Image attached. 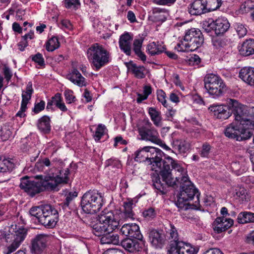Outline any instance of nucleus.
<instances>
[{
    "label": "nucleus",
    "mask_w": 254,
    "mask_h": 254,
    "mask_svg": "<svg viewBox=\"0 0 254 254\" xmlns=\"http://www.w3.org/2000/svg\"><path fill=\"white\" fill-rule=\"evenodd\" d=\"M161 178L158 175L152 177L153 186L162 194L167 191L169 187H178L180 184V192L176 202L177 207L181 209H188L187 201L192 200L196 196L194 205L199 203L200 193L190 181L186 170L182 167L177 160L172 157H168L164 162L163 170L161 172Z\"/></svg>",
    "instance_id": "nucleus-1"
},
{
    "label": "nucleus",
    "mask_w": 254,
    "mask_h": 254,
    "mask_svg": "<svg viewBox=\"0 0 254 254\" xmlns=\"http://www.w3.org/2000/svg\"><path fill=\"white\" fill-rule=\"evenodd\" d=\"M51 165L50 160L46 157L39 159L35 164V168L39 171L44 172L47 181L45 184L47 189L53 190L59 185L68 183L69 171L68 168L64 170H59L55 167L46 169L47 167H50Z\"/></svg>",
    "instance_id": "nucleus-2"
},
{
    "label": "nucleus",
    "mask_w": 254,
    "mask_h": 254,
    "mask_svg": "<svg viewBox=\"0 0 254 254\" xmlns=\"http://www.w3.org/2000/svg\"><path fill=\"white\" fill-rule=\"evenodd\" d=\"M30 216L35 217L39 223L48 228L54 227L59 220L58 210L49 204L33 206L29 211Z\"/></svg>",
    "instance_id": "nucleus-3"
},
{
    "label": "nucleus",
    "mask_w": 254,
    "mask_h": 254,
    "mask_svg": "<svg viewBox=\"0 0 254 254\" xmlns=\"http://www.w3.org/2000/svg\"><path fill=\"white\" fill-rule=\"evenodd\" d=\"M120 219L113 211L104 209L98 215V222L92 225V233L97 236L105 232H112L118 228Z\"/></svg>",
    "instance_id": "nucleus-4"
},
{
    "label": "nucleus",
    "mask_w": 254,
    "mask_h": 254,
    "mask_svg": "<svg viewBox=\"0 0 254 254\" xmlns=\"http://www.w3.org/2000/svg\"><path fill=\"white\" fill-rule=\"evenodd\" d=\"M89 63L96 70L108 64L111 61L110 53L102 45L94 43L87 50Z\"/></svg>",
    "instance_id": "nucleus-5"
},
{
    "label": "nucleus",
    "mask_w": 254,
    "mask_h": 254,
    "mask_svg": "<svg viewBox=\"0 0 254 254\" xmlns=\"http://www.w3.org/2000/svg\"><path fill=\"white\" fill-rule=\"evenodd\" d=\"M204 41L203 36L198 29L191 28L187 30L183 40L175 47L179 52L194 51L201 46Z\"/></svg>",
    "instance_id": "nucleus-6"
},
{
    "label": "nucleus",
    "mask_w": 254,
    "mask_h": 254,
    "mask_svg": "<svg viewBox=\"0 0 254 254\" xmlns=\"http://www.w3.org/2000/svg\"><path fill=\"white\" fill-rule=\"evenodd\" d=\"M226 104L232 111L236 121L242 124L245 127L254 128V120L250 118V110L247 106L235 99L230 98L227 99Z\"/></svg>",
    "instance_id": "nucleus-7"
},
{
    "label": "nucleus",
    "mask_w": 254,
    "mask_h": 254,
    "mask_svg": "<svg viewBox=\"0 0 254 254\" xmlns=\"http://www.w3.org/2000/svg\"><path fill=\"white\" fill-rule=\"evenodd\" d=\"M102 205L103 196L97 190H90L82 197L81 206L86 213H95L100 210Z\"/></svg>",
    "instance_id": "nucleus-8"
},
{
    "label": "nucleus",
    "mask_w": 254,
    "mask_h": 254,
    "mask_svg": "<svg viewBox=\"0 0 254 254\" xmlns=\"http://www.w3.org/2000/svg\"><path fill=\"white\" fill-rule=\"evenodd\" d=\"M34 178L39 181H32L27 176L22 178L19 185L20 189L24 190L31 197L34 196L44 190H51L47 188L45 184L47 183V181L44 175H36Z\"/></svg>",
    "instance_id": "nucleus-9"
},
{
    "label": "nucleus",
    "mask_w": 254,
    "mask_h": 254,
    "mask_svg": "<svg viewBox=\"0 0 254 254\" xmlns=\"http://www.w3.org/2000/svg\"><path fill=\"white\" fill-rule=\"evenodd\" d=\"M27 230L22 226L12 225L8 233L5 235V240L10 245L7 247L8 254L15 251L25 240Z\"/></svg>",
    "instance_id": "nucleus-10"
},
{
    "label": "nucleus",
    "mask_w": 254,
    "mask_h": 254,
    "mask_svg": "<svg viewBox=\"0 0 254 254\" xmlns=\"http://www.w3.org/2000/svg\"><path fill=\"white\" fill-rule=\"evenodd\" d=\"M204 81L206 90L213 98L222 96L226 91L225 83L217 75L212 73L206 74Z\"/></svg>",
    "instance_id": "nucleus-11"
},
{
    "label": "nucleus",
    "mask_w": 254,
    "mask_h": 254,
    "mask_svg": "<svg viewBox=\"0 0 254 254\" xmlns=\"http://www.w3.org/2000/svg\"><path fill=\"white\" fill-rule=\"evenodd\" d=\"M252 129L245 127L240 123L236 125L232 123L226 128L225 134L229 138L240 141L251 138L253 134L250 130Z\"/></svg>",
    "instance_id": "nucleus-12"
},
{
    "label": "nucleus",
    "mask_w": 254,
    "mask_h": 254,
    "mask_svg": "<svg viewBox=\"0 0 254 254\" xmlns=\"http://www.w3.org/2000/svg\"><path fill=\"white\" fill-rule=\"evenodd\" d=\"M138 131L142 140L157 144L162 143L157 130L152 127V123L149 120L144 121V125L138 127Z\"/></svg>",
    "instance_id": "nucleus-13"
},
{
    "label": "nucleus",
    "mask_w": 254,
    "mask_h": 254,
    "mask_svg": "<svg viewBox=\"0 0 254 254\" xmlns=\"http://www.w3.org/2000/svg\"><path fill=\"white\" fill-rule=\"evenodd\" d=\"M50 236L47 234H40L31 240L30 247L32 254H45L48 249Z\"/></svg>",
    "instance_id": "nucleus-14"
},
{
    "label": "nucleus",
    "mask_w": 254,
    "mask_h": 254,
    "mask_svg": "<svg viewBox=\"0 0 254 254\" xmlns=\"http://www.w3.org/2000/svg\"><path fill=\"white\" fill-rule=\"evenodd\" d=\"M148 154V159L147 162L149 164L152 165L153 168L152 170L157 171V169H160V176H161V172L163 169L164 162L166 159L170 156L165 157L162 160L163 152L159 148L150 147Z\"/></svg>",
    "instance_id": "nucleus-15"
},
{
    "label": "nucleus",
    "mask_w": 254,
    "mask_h": 254,
    "mask_svg": "<svg viewBox=\"0 0 254 254\" xmlns=\"http://www.w3.org/2000/svg\"><path fill=\"white\" fill-rule=\"evenodd\" d=\"M197 252L198 251L189 243L174 241L168 245L167 254H197Z\"/></svg>",
    "instance_id": "nucleus-16"
},
{
    "label": "nucleus",
    "mask_w": 254,
    "mask_h": 254,
    "mask_svg": "<svg viewBox=\"0 0 254 254\" xmlns=\"http://www.w3.org/2000/svg\"><path fill=\"white\" fill-rule=\"evenodd\" d=\"M204 26L209 27L210 29H213L216 35H221L225 33L230 27V24L228 20L223 17L218 18L215 21H212L209 23H204Z\"/></svg>",
    "instance_id": "nucleus-17"
},
{
    "label": "nucleus",
    "mask_w": 254,
    "mask_h": 254,
    "mask_svg": "<svg viewBox=\"0 0 254 254\" xmlns=\"http://www.w3.org/2000/svg\"><path fill=\"white\" fill-rule=\"evenodd\" d=\"M132 40V35L127 32H125L120 36L119 40V47L121 50L127 56L131 55Z\"/></svg>",
    "instance_id": "nucleus-18"
},
{
    "label": "nucleus",
    "mask_w": 254,
    "mask_h": 254,
    "mask_svg": "<svg viewBox=\"0 0 254 254\" xmlns=\"http://www.w3.org/2000/svg\"><path fill=\"white\" fill-rule=\"evenodd\" d=\"M121 232L123 235L137 240H141V235L139 227L135 223H128L124 224L121 229Z\"/></svg>",
    "instance_id": "nucleus-19"
},
{
    "label": "nucleus",
    "mask_w": 254,
    "mask_h": 254,
    "mask_svg": "<svg viewBox=\"0 0 254 254\" xmlns=\"http://www.w3.org/2000/svg\"><path fill=\"white\" fill-rule=\"evenodd\" d=\"M233 224L234 221L231 218L219 217L213 222V229L217 233H220L230 228Z\"/></svg>",
    "instance_id": "nucleus-20"
},
{
    "label": "nucleus",
    "mask_w": 254,
    "mask_h": 254,
    "mask_svg": "<svg viewBox=\"0 0 254 254\" xmlns=\"http://www.w3.org/2000/svg\"><path fill=\"white\" fill-rule=\"evenodd\" d=\"M239 77L250 86H254V67L245 66L239 72Z\"/></svg>",
    "instance_id": "nucleus-21"
},
{
    "label": "nucleus",
    "mask_w": 254,
    "mask_h": 254,
    "mask_svg": "<svg viewBox=\"0 0 254 254\" xmlns=\"http://www.w3.org/2000/svg\"><path fill=\"white\" fill-rule=\"evenodd\" d=\"M228 106L213 105L211 106L209 109L214 113V115L216 118L226 120L231 116L230 111L228 110Z\"/></svg>",
    "instance_id": "nucleus-22"
},
{
    "label": "nucleus",
    "mask_w": 254,
    "mask_h": 254,
    "mask_svg": "<svg viewBox=\"0 0 254 254\" xmlns=\"http://www.w3.org/2000/svg\"><path fill=\"white\" fill-rule=\"evenodd\" d=\"M137 239L126 238L121 242V246L130 253L138 252L141 249V244Z\"/></svg>",
    "instance_id": "nucleus-23"
},
{
    "label": "nucleus",
    "mask_w": 254,
    "mask_h": 254,
    "mask_svg": "<svg viewBox=\"0 0 254 254\" xmlns=\"http://www.w3.org/2000/svg\"><path fill=\"white\" fill-rule=\"evenodd\" d=\"M67 78L79 87H82L86 85L85 78L76 68L72 69L71 72L67 75Z\"/></svg>",
    "instance_id": "nucleus-24"
},
{
    "label": "nucleus",
    "mask_w": 254,
    "mask_h": 254,
    "mask_svg": "<svg viewBox=\"0 0 254 254\" xmlns=\"http://www.w3.org/2000/svg\"><path fill=\"white\" fill-rule=\"evenodd\" d=\"M126 66L130 72L134 75V77L138 79H142L146 76V69L143 66L139 65L130 61L126 63Z\"/></svg>",
    "instance_id": "nucleus-25"
},
{
    "label": "nucleus",
    "mask_w": 254,
    "mask_h": 254,
    "mask_svg": "<svg viewBox=\"0 0 254 254\" xmlns=\"http://www.w3.org/2000/svg\"><path fill=\"white\" fill-rule=\"evenodd\" d=\"M189 12L191 15H199L207 12L204 0H195L189 8Z\"/></svg>",
    "instance_id": "nucleus-26"
},
{
    "label": "nucleus",
    "mask_w": 254,
    "mask_h": 254,
    "mask_svg": "<svg viewBox=\"0 0 254 254\" xmlns=\"http://www.w3.org/2000/svg\"><path fill=\"white\" fill-rule=\"evenodd\" d=\"M149 239L155 248H161L164 244L163 235L157 230L153 229L149 232Z\"/></svg>",
    "instance_id": "nucleus-27"
},
{
    "label": "nucleus",
    "mask_w": 254,
    "mask_h": 254,
    "mask_svg": "<svg viewBox=\"0 0 254 254\" xmlns=\"http://www.w3.org/2000/svg\"><path fill=\"white\" fill-rule=\"evenodd\" d=\"M137 200L136 198H127L123 203L124 212L128 218H132L134 215L132 208L135 206Z\"/></svg>",
    "instance_id": "nucleus-28"
},
{
    "label": "nucleus",
    "mask_w": 254,
    "mask_h": 254,
    "mask_svg": "<svg viewBox=\"0 0 254 254\" xmlns=\"http://www.w3.org/2000/svg\"><path fill=\"white\" fill-rule=\"evenodd\" d=\"M102 234L100 239L102 244L119 245L120 243L119 236L118 234H112V232H106Z\"/></svg>",
    "instance_id": "nucleus-29"
},
{
    "label": "nucleus",
    "mask_w": 254,
    "mask_h": 254,
    "mask_svg": "<svg viewBox=\"0 0 254 254\" xmlns=\"http://www.w3.org/2000/svg\"><path fill=\"white\" fill-rule=\"evenodd\" d=\"M240 54L244 56H248L254 54V39L246 40L239 50Z\"/></svg>",
    "instance_id": "nucleus-30"
},
{
    "label": "nucleus",
    "mask_w": 254,
    "mask_h": 254,
    "mask_svg": "<svg viewBox=\"0 0 254 254\" xmlns=\"http://www.w3.org/2000/svg\"><path fill=\"white\" fill-rule=\"evenodd\" d=\"M143 42V39L141 38L134 39L133 42V50L140 60L145 62L146 60V57L141 51Z\"/></svg>",
    "instance_id": "nucleus-31"
},
{
    "label": "nucleus",
    "mask_w": 254,
    "mask_h": 254,
    "mask_svg": "<svg viewBox=\"0 0 254 254\" xmlns=\"http://www.w3.org/2000/svg\"><path fill=\"white\" fill-rule=\"evenodd\" d=\"M148 114L154 125L157 127H161L162 125L161 112L154 107H150L148 108Z\"/></svg>",
    "instance_id": "nucleus-32"
},
{
    "label": "nucleus",
    "mask_w": 254,
    "mask_h": 254,
    "mask_svg": "<svg viewBox=\"0 0 254 254\" xmlns=\"http://www.w3.org/2000/svg\"><path fill=\"white\" fill-rule=\"evenodd\" d=\"M37 126L42 132L47 133L51 130L50 119L47 116H43L38 121Z\"/></svg>",
    "instance_id": "nucleus-33"
},
{
    "label": "nucleus",
    "mask_w": 254,
    "mask_h": 254,
    "mask_svg": "<svg viewBox=\"0 0 254 254\" xmlns=\"http://www.w3.org/2000/svg\"><path fill=\"white\" fill-rule=\"evenodd\" d=\"M150 147L145 146L137 150L134 152L135 161L139 162H147Z\"/></svg>",
    "instance_id": "nucleus-34"
},
{
    "label": "nucleus",
    "mask_w": 254,
    "mask_h": 254,
    "mask_svg": "<svg viewBox=\"0 0 254 254\" xmlns=\"http://www.w3.org/2000/svg\"><path fill=\"white\" fill-rule=\"evenodd\" d=\"M15 167L14 160L10 158H0V173L11 171Z\"/></svg>",
    "instance_id": "nucleus-35"
},
{
    "label": "nucleus",
    "mask_w": 254,
    "mask_h": 254,
    "mask_svg": "<svg viewBox=\"0 0 254 254\" xmlns=\"http://www.w3.org/2000/svg\"><path fill=\"white\" fill-rule=\"evenodd\" d=\"M237 222L239 224H246L254 222V213L251 212L243 211L240 212L237 217Z\"/></svg>",
    "instance_id": "nucleus-36"
},
{
    "label": "nucleus",
    "mask_w": 254,
    "mask_h": 254,
    "mask_svg": "<svg viewBox=\"0 0 254 254\" xmlns=\"http://www.w3.org/2000/svg\"><path fill=\"white\" fill-rule=\"evenodd\" d=\"M166 232L167 236L170 240L169 245H171L173 242H179L181 241L179 240L178 234L176 228L171 223H169L166 228Z\"/></svg>",
    "instance_id": "nucleus-37"
},
{
    "label": "nucleus",
    "mask_w": 254,
    "mask_h": 254,
    "mask_svg": "<svg viewBox=\"0 0 254 254\" xmlns=\"http://www.w3.org/2000/svg\"><path fill=\"white\" fill-rule=\"evenodd\" d=\"M34 92V89L32 87V82H28L25 90L22 91L21 103L28 104L31 99L32 94Z\"/></svg>",
    "instance_id": "nucleus-38"
},
{
    "label": "nucleus",
    "mask_w": 254,
    "mask_h": 254,
    "mask_svg": "<svg viewBox=\"0 0 254 254\" xmlns=\"http://www.w3.org/2000/svg\"><path fill=\"white\" fill-rule=\"evenodd\" d=\"M166 48L162 45L156 44L155 42L149 44L147 47L148 53L151 56L159 55L164 52Z\"/></svg>",
    "instance_id": "nucleus-39"
},
{
    "label": "nucleus",
    "mask_w": 254,
    "mask_h": 254,
    "mask_svg": "<svg viewBox=\"0 0 254 254\" xmlns=\"http://www.w3.org/2000/svg\"><path fill=\"white\" fill-rule=\"evenodd\" d=\"M173 147L175 149L181 153H184L189 150L190 144L185 140H176L173 143Z\"/></svg>",
    "instance_id": "nucleus-40"
},
{
    "label": "nucleus",
    "mask_w": 254,
    "mask_h": 254,
    "mask_svg": "<svg viewBox=\"0 0 254 254\" xmlns=\"http://www.w3.org/2000/svg\"><path fill=\"white\" fill-rule=\"evenodd\" d=\"M234 196L242 202L247 201L248 198L247 190L243 187H236L234 192Z\"/></svg>",
    "instance_id": "nucleus-41"
},
{
    "label": "nucleus",
    "mask_w": 254,
    "mask_h": 254,
    "mask_svg": "<svg viewBox=\"0 0 254 254\" xmlns=\"http://www.w3.org/2000/svg\"><path fill=\"white\" fill-rule=\"evenodd\" d=\"M207 12L214 11L220 7L221 0H204Z\"/></svg>",
    "instance_id": "nucleus-42"
},
{
    "label": "nucleus",
    "mask_w": 254,
    "mask_h": 254,
    "mask_svg": "<svg viewBox=\"0 0 254 254\" xmlns=\"http://www.w3.org/2000/svg\"><path fill=\"white\" fill-rule=\"evenodd\" d=\"M52 102L54 103V105L61 110L63 112H66L67 110L64 103L63 101L61 94L59 93H56L54 96L51 98Z\"/></svg>",
    "instance_id": "nucleus-43"
},
{
    "label": "nucleus",
    "mask_w": 254,
    "mask_h": 254,
    "mask_svg": "<svg viewBox=\"0 0 254 254\" xmlns=\"http://www.w3.org/2000/svg\"><path fill=\"white\" fill-rule=\"evenodd\" d=\"M60 46L58 39L56 37H53L50 39L45 44L46 49L49 52H53L59 48Z\"/></svg>",
    "instance_id": "nucleus-44"
},
{
    "label": "nucleus",
    "mask_w": 254,
    "mask_h": 254,
    "mask_svg": "<svg viewBox=\"0 0 254 254\" xmlns=\"http://www.w3.org/2000/svg\"><path fill=\"white\" fill-rule=\"evenodd\" d=\"M231 168L236 175L240 176L247 171V167L241 165L239 162H233L231 164Z\"/></svg>",
    "instance_id": "nucleus-45"
},
{
    "label": "nucleus",
    "mask_w": 254,
    "mask_h": 254,
    "mask_svg": "<svg viewBox=\"0 0 254 254\" xmlns=\"http://www.w3.org/2000/svg\"><path fill=\"white\" fill-rule=\"evenodd\" d=\"M106 130V127L104 125L101 124H99L93 135L95 140L96 141H99L101 137L105 135Z\"/></svg>",
    "instance_id": "nucleus-46"
},
{
    "label": "nucleus",
    "mask_w": 254,
    "mask_h": 254,
    "mask_svg": "<svg viewBox=\"0 0 254 254\" xmlns=\"http://www.w3.org/2000/svg\"><path fill=\"white\" fill-rule=\"evenodd\" d=\"M12 127L8 125H4L1 128L0 137L3 141L8 140L12 135Z\"/></svg>",
    "instance_id": "nucleus-47"
},
{
    "label": "nucleus",
    "mask_w": 254,
    "mask_h": 254,
    "mask_svg": "<svg viewBox=\"0 0 254 254\" xmlns=\"http://www.w3.org/2000/svg\"><path fill=\"white\" fill-rule=\"evenodd\" d=\"M64 4L66 8L77 9L80 5L79 0H64Z\"/></svg>",
    "instance_id": "nucleus-48"
},
{
    "label": "nucleus",
    "mask_w": 254,
    "mask_h": 254,
    "mask_svg": "<svg viewBox=\"0 0 254 254\" xmlns=\"http://www.w3.org/2000/svg\"><path fill=\"white\" fill-rule=\"evenodd\" d=\"M166 95L165 92L162 89L157 91V98L158 101L160 102L163 106L166 108L168 107V104L166 99Z\"/></svg>",
    "instance_id": "nucleus-49"
},
{
    "label": "nucleus",
    "mask_w": 254,
    "mask_h": 254,
    "mask_svg": "<svg viewBox=\"0 0 254 254\" xmlns=\"http://www.w3.org/2000/svg\"><path fill=\"white\" fill-rule=\"evenodd\" d=\"M211 147L207 144L204 143L202 145V148L199 151V154L201 157L203 158H208L210 153Z\"/></svg>",
    "instance_id": "nucleus-50"
},
{
    "label": "nucleus",
    "mask_w": 254,
    "mask_h": 254,
    "mask_svg": "<svg viewBox=\"0 0 254 254\" xmlns=\"http://www.w3.org/2000/svg\"><path fill=\"white\" fill-rule=\"evenodd\" d=\"M142 214L144 217L148 220H150L155 217L156 215V212L154 208L150 207L145 210L143 212Z\"/></svg>",
    "instance_id": "nucleus-51"
},
{
    "label": "nucleus",
    "mask_w": 254,
    "mask_h": 254,
    "mask_svg": "<svg viewBox=\"0 0 254 254\" xmlns=\"http://www.w3.org/2000/svg\"><path fill=\"white\" fill-rule=\"evenodd\" d=\"M64 95L66 102L68 104H70L75 102V97L73 95V92L71 90H66L64 92Z\"/></svg>",
    "instance_id": "nucleus-52"
},
{
    "label": "nucleus",
    "mask_w": 254,
    "mask_h": 254,
    "mask_svg": "<svg viewBox=\"0 0 254 254\" xmlns=\"http://www.w3.org/2000/svg\"><path fill=\"white\" fill-rule=\"evenodd\" d=\"M45 107V102L43 100H41L40 102L35 103L34 107L32 109V112L37 114L44 110Z\"/></svg>",
    "instance_id": "nucleus-53"
},
{
    "label": "nucleus",
    "mask_w": 254,
    "mask_h": 254,
    "mask_svg": "<svg viewBox=\"0 0 254 254\" xmlns=\"http://www.w3.org/2000/svg\"><path fill=\"white\" fill-rule=\"evenodd\" d=\"M235 29L240 38L244 37L247 33L246 28L241 24H237L235 26Z\"/></svg>",
    "instance_id": "nucleus-54"
},
{
    "label": "nucleus",
    "mask_w": 254,
    "mask_h": 254,
    "mask_svg": "<svg viewBox=\"0 0 254 254\" xmlns=\"http://www.w3.org/2000/svg\"><path fill=\"white\" fill-rule=\"evenodd\" d=\"M32 60L37 63L39 65L43 66L45 65L44 59L41 54L38 53L32 57Z\"/></svg>",
    "instance_id": "nucleus-55"
},
{
    "label": "nucleus",
    "mask_w": 254,
    "mask_h": 254,
    "mask_svg": "<svg viewBox=\"0 0 254 254\" xmlns=\"http://www.w3.org/2000/svg\"><path fill=\"white\" fill-rule=\"evenodd\" d=\"M106 166L120 168L121 167V164L119 160L110 159L106 161Z\"/></svg>",
    "instance_id": "nucleus-56"
},
{
    "label": "nucleus",
    "mask_w": 254,
    "mask_h": 254,
    "mask_svg": "<svg viewBox=\"0 0 254 254\" xmlns=\"http://www.w3.org/2000/svg\"><path fill=\"white\" fill-rule=\"evenodd\" d=\"M27 104L21 103L19 111L16 113V117L23 118L26 116L25 112L27 109Z\"/></svg>",
    "instance_id": "nucleus-57"
},
{
    "label": "nucleus",
    "mask_w": 254,
    "mask_h": 254,
    "mask_svg": "<svg viewBox=\"0 0 254 254\" xmlns=\"http://www.w3.org/2000/svg\"><path fill=\"white\" fill-rule=\"evenodd\" d=\"M61 28L64 29L71 30L73 28V26L71 22L68 20H63L61 22Z\"/></svg>",
    "instance_id": "nucleus-58"
},
{
    "label": "nucleus",
    "mask_w": 254,
    "mask_h": 254,
    "mask_svg": "<svg viewBox=\"0 0 254 254\" xmlns=\"http://www.w3.org/2000/svg\"><path fill=\"white\" fill-rule=\"evenodd\" d=\"M176 0H158L156 2V4L160 5L170 6L174 4Z\"/></svg>",
    "instance_id": "nucleus-59"
},
{
    "label": "nucleus",
    "mask_w": 254,
    "mask_h": 254,
    "mask_svg": "<svg viewBox=\"0 0 254 254\" xmlns=\"http://www.w3.org/2000/svg\"><path fill=\"white\" fill-rule=\"evenodd\" d=\"M118 144L126 145L127 144V141L124 139L122 136H118L115 138V143L114 145L116 147L118 146Z\"/></svg>",
    "instance_id": "nucleus-60"
},
{
    "label": "nucleus",
    "mask_w": 254,
    "mask_h": 254,
    "mask_svg": "<svg viewBox=\"0 0 254 254\" xmlns=\"http://www.w3.org/2000/svg\"><path fill=\"white\" fill-rule=\"evenodd\" d=\"M4 77L7 80H9L12 77L11 72L8 67L5 66L3 68Z\"/></svg>",
    "instance_id": "nucleus-61"
},
{
    "label": "nucleus",
    "mask_w": 254,
    "mask_h": 254,
    "mask_svg": "<svg viewBox=\"0 0 254 254\" xmlns=\"http://www.w3.org/2000/svg\"><path fill=\"white\" fill-rule=\"evenodd\" d=\"M204 254H223V253L219 249L213 248L207 250Z\"/></svg>",
    "instance_id": "nucleus-62"
},
{
    "label": "nucleus",
    "mask_w": 254,
    "mask_h": 254,
    "mask_svg": "<svg viewBox=\"0 0 254 254\" xmlns=\"http://www.w3.org/2000/svg\"><path fill=\"white\" fill-rule=\"evenodd\" d=\"M102 254H123V252L118 249H108Z\"/></svg>",
    "instance_id": "nucleus-63"
},
{
    "label": "nucleus",
    "mask_w": 254,
    "mask_h": 254,
    "mask_svg": "<svg viewBox=\"0 0 254 254\" xmlns=\"http://www.w3.org/2000/svg\"><path fill=\"white\" fill-rule=\"evenodd\" d=\"M247 242L249 244L254 245V231L250 233L247 237Z\"/></svg>",
    "instance_id": "nucleus-64"
}]
</instances>
